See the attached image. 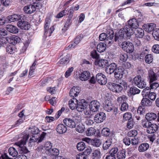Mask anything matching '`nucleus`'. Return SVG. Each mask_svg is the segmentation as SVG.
<instances>
[{
	"label": "nucleus",
	"mask_w": 159,
	"mask_h": 159,
	"mask_svg": "<svg viewBox=\"0 0 159 159\" xmlns=\"http://www.w3.org/2000/svg\"><path fill=\"white\" fill-rule=\"evenodd\" d=\"M127 23V25L120 30L118 33L115 34V41L123 39H129L134 33V29L138 28L139 26L138 21L135 18L129 20Z\"/></svg>",
	"instance_id": "f257e3e1"
},
{
	"label": "nucleus",
	"mask_w": 159,
	"mask_h": 159,
	"mask_svg": "<svg viewBox=\"0 0 159 159\" xmlns=\"http://www.w3.org/2000/svg\"><path fill=\"white\" fill-rule=\"evenodd\" d=\"M23 135V139L20 141L15 143V144L19 147L18 150L20 153H27L29 151L27 148L24 145L25 144L26 142L29 138V135L28 134H25Z\"/></svg>",
	"instance_id": "f03ea898"
},
{
	"label": "nucleus",
	"mask_w": 159,
	"mask_h": 159,
	"mask_svg": "<svg viewBox=\"0 0 159 159\" xmlns=\"http://www.w3.org/2000/svg\"><path fill=\"white\" fill-rule=\"evenodd\" d=\"M76 109L80 112L84 111V114L87 116L90 113L88 103L84 99H82L78 102Z\"/></svg>",
	"instance_id": "7ed1b4c3"
},
{
	"label": "nucleus",
	"mask_w": 159,
	"mask_h": 159,
	"mask_svg": "<svg viewBox=\"0 0 159 159\" xmlns=\"http://www.w3.org/2000/svg\"><path fill=\"white\" fill-rule=\"evenodd\" d=\"M100 106V104L99 102L96 100L92 101L90 103L88 107L90 113L88 114V116L92 115L93 112L98 111Z\"/></svg>",
	"instance_id": "20e7f679"
},
{
	"label": "nucleus",
	"mask_w": 159,
	"mask_h": 159,
	"mask_svg": "<svg viewBox=\"0 0 159 159\" xmlns=\"http://www.w3.org/2000/svg\"><path fill=\"white\" fill-rule=\"evenodd\" d=\"M20 39L17 36L13 35L7 37L6 38H3L1 41L3 43H6V41L9 43H10L11 45H14L17 43L19 41Z\"/></svg>",
	"instance_id": "39448f33"
},
{
	"label": "nucleus",
	"mask_w": 159,
	"mask_h": 159,
	"mask_svg": "<svg viewBox=\"0 0 159 159\" xmlns=\"http://www.w3.org/2000/svg\"><path fill=\"white\" fill-rule=\"evenodd\" d=\"M108 88L111 90L115 93H120L122 90V88L119 84L109 82L107 84Z\"/></svg>",
	"instance_id": "423d86ee"
},
{
	"label": "nucleus",
	"mask_w": 159,
	"mask_h": 159,
	"mask_svg": "<svg viewBox=\"0 0 159 159\" xmlns=\"http://www.w3.org/2000/svg\"><path fill=\"white\" fill-rule=\"evenodd\" d=\"M122 48L124 51L129 53H132L134 50L133 44L129 42H124L121 44Z\"/></svg>",
	"instance_id": "0eeeda50"
},
{
	"label": "nucleus",
	"mask_w": 159,
	"mask_h": 159,
	"mask_svg": "<svg viewBox=\"0 0 159 159\" xmlns=\"http://www.w3.org/2000/svg\"><path fill=\"white\" fill-rule=\"evenodd\" d=\"M49 22L48 20H46L44 26V33L43 36L47 37L48 36H50L51 34L54 30L53 26H51L49 29Z\"/></svg>",
	"instance_id": "6e6552de"
},
{
	"label": "nucleus",
	"mask_w": 159,
	"mask_h": 159,
	"mask_svg": "<svg viewBox=\"0 0 159 159\" xmlns=\"http://www.w3.org/2000/svg\"><path fill=\"white\" fill-rule=\"evenodd\" d=\"M38 7L37 4H30L25 7L24 8V11L26 13L31 14L35 12L37 7Z\"/></svg>",
	"instance_id": "1a4fd4ad"
},
{
	"label": "nucleus",
	"mask_w": 159,
	"mask_h": 159,
	"mask_svg": "<svg viewBox=\"0 0 159 159\" xmlns=\"http://www.w3.org/2000/svg\"><path fill=\"white\" fill-rule=\"evenodd\" d=\"M106 34L105 33H102L99 36V39L101 41L106 40L107 39H109V40L112 39L114 37V34L113 31L111 30L109 32H107Z\"/></svg>",
	"instance_id": "9d476101"
},
{
	"label": "nucleus",
	"mask_w": 159,
	"mask_h": 159,
	"mask_svg": "<svg viewBox=\"0 0 159 159\" xmlns=\"http://www.w3.org/2000/svg\"><path fill=\"white\" fill-rule=\"evenodd\" d=\"M125 71L124 68L122 66L118 67L114 72V76L116 79L122 78Z\"/></svg>",
	"instance_id": "9b49d317"
},
{
	"label": "nucleus",
	"mask_w": 159,
	"mask_h": 159,
	"mask_svg": "<svg viewBox=\"0 0 159 159\" xmlns=\"http://www.w3.org/2000/svg\"><path fill=\"white\" fill-rule=\"evenodd\" d=\"M105 113L103 112H100L97 114L94 117V120L97 123L102 122L106 119Z\"/></svg>",
	"instance_id": "f8f14e48"
},
{
	"label": "nucleus",
	"mask_w": 159,
	"mask_h": 159,
	"mask_svg": "<svg viewBox=\"0 0 159 159\" xmlns=\"http://www.w3.org/2000/svg\"><path fill=\"white\" fill-rule=\"evenodd\" d=\"M96 78L98 82L101 85H105L107 83V79L104 75L101 73L98 74Z\"/></svg>",
	"instance_id": "ddd939ff"
},
{
	"label": "nucleus",
	"mask_w": 159,
	"mask_h": 159,
	"mask_svg": "<svg viewBox=\"0 0 159 159\" xmlns=\"http://www.w3.org/2000/svg\"><path fill=\"white\" fill-rule=\"evenodd\" d=\"M17 25L19 28L23 30H28L30 28V25L29 22L22 20L18 22Z\"/></svg>",
	"instance_id": "4468645a"
},
{
	"label": "nucleus",
	"mask_w": 159,
	"mask_h": 159,
	"mask_svg": "<svg viewBox=\"0 0 159 159\" xmlns=\"http://www.w3.org/2000/svg\"><path fill=\"white\" fill-rule=\"evenodd\" d=\"M63 122L64 124L67 126L69 128H73L75 127V123L73 119H71L70 118H65L63 120Z\"/></svg>",
	"instance_id": "2eb2a0df"
},
{
	"label": "nucleus",
	"mask_w": 159,
	"mask_h": 159,
	"mask_svg": "<svg viewBox=\"0 0 159 159\" xmlns=\"http://www.w3.org/2000/svg\"><path fill=\"white\" fill-rule=\"evenodd\" d=\"M80 90L79 86H74L70 89V96L73 98L76 97L80 93Z\"/></svg>",
	"instance_id": "dca6fc26"
},
{
	"label": "nucleus",
	"mask_w": 159,
	"mask_h": 159,
	"mask_svg": "<svg viewBox=\"0 0 159 159\" xmlns=\"http://www.w3.org/2000/svg\"><path fill=\"white\" fill-rule=\"evenodd\" d=\"M156 27V25L154 23L148 24L143 25V28L146 31L150 32L153 31Z\"/></svg>",
	"instance_id": "f3484780"
},
{
	"label": "nucleus",
	"mask_w": 159,
	"mask_h": 159,
	"mask_svg": "<svg viewBox=\"0 0 159 159\" xmlns=\"http://www.w3.org/2000/svg\"><path fill=\"white\" fill-rule=\"evenodd\" d=\"M116 65L113 63L111 64L106 68V71L109 74H111L115 71L116 68Z\"/></svg>",
	"instance_id": "a211bd4d"
},
{
	"label": "nucleus",
	"mask_w": 159,
	"mask_h": 159,
	"mask_svg": "<svg viewBox=\"0 0 159 159\" xmlns=\"http://www.w3.org/2000/svg\"><path fill=\"white\" fill-rule=\"evenodd\" d=\"M157 77L156 74L151 69L148 70V78L150 83H152L157 80Z\"/></svg>",
	"instance_id": "6ab92c4d"
},
{
	"label": "nucleus",
	"mask_w": 159,
	"mask_h": 159,
	"mask_svg": "<svg viewBox=\"0 0 159 159\" xmlns=\"http://www.w3.org/2000/svg\"><path fill=\"white\" fill-rule=\"evenodd\" d=\"M22 17V16L20 15L14 14L8 16L7 19L11 22L18 21L20 20Z\"/></svg>",
	"instance_id": "aec40b11"
},
{
	"label": "nucleus",
	"mask_w": 159,
	"mask_h": 159,
	"mask_svg": "<svg viewBox=\"0 0 159 159\" xmlns=\"http://www.w3.org/2000/svg\"><path fill=\"white\" fill-rule=\"evenodd\" d=\"M78 101L76 98H73L70 99L69 102V105L70 108L72 110L76 109L78 103Z\"/></svg>",
	"instance_id": "412c9836"
},
{
	"label": "nucleus",
	"mask_w": 159,
	"mask_h": 159,
	"mask_svg": "<svg viewBox=\"0 0 159 159\" xmlns=\"http://www.w3.org/2000/svg\"><path fill=\"white\" fill-rule=\"evenodd\" d=\"M70 57V54H67L64 58L60 59L58 63V65L61 66L67 64L69 63Z\"/></svg>",
	"instance_id": "4be33fe9"
},
{
	"label": "nucleus",
	"mask_w": 159,
	"mask_h": 159,
	"mask_svg": "<svg viewBox=\"0 0 159 159\" xmlns=\"http://www.w3.org/2000/svg\"><path fill=\"white\" fill-rule=\"evenodd\" d=\"M158 126L155 124L151 123L148 129H147V132L148 134H154L158 129Z\"/></svg>",
	"instance_id": "5701e85b"
},
{
	"label": "nucleus",
	"mask_w": 159,
	"mask_h": 159,
	"mask_svg": "<svg viewBox=\"0 0 159 159\" xmlns=\"http://www.w3.org/2000/svg\"><path fill=\"white\" fill-rule=\"evenodd\" d=\"M90 76L89 72L85 71L81 73L79 76V78L80 80L82 81H85L87 80L89 78Z\"/></svg>",
	"instance_id": "b1692460"
},
{
	"label": "nucleus",
	"mask_w": 159,
	"mask_h": 159,
	"mask_svg": "<svg viewBox=\"0 0 159 159\" xmlns=\"http://www.w3.org/2000/svg\"><path fill=\"white\" fill-rule=\"evenodd\" d=\"M56 130L59 134H62L66 132L67 131V128L65 125L61 124L57 126Z\"/></svg>",
	"instance_id": "393cba45"
},
{
	"label": "nucleus",
	"mask_w": 159,
	"mask_h": 159,
	"mask_svg": "<svg viewBox=\"0 0 159 159\" xmlns=\"http://www.w3.org/2000/svg\"><path fill=\"white\" fill-rule=\"evenodd\" d=\"M134 34L137 38H142L144 35V31L142 28H138L135 30Z\"/></svg>",
	"instance_id": "a878e982"
},
{
	"label": "nucleus",
	"mask_w": 159,
	"mask_h": 159,
	"mask_svg": "<svg viewBox=\"0 0 159 159\" xmlns=\"http://www.w3.org/2000/svg\"><path fill=\"white\" fill-rule=\"evenodd\" d=\"M101 152L99 149L94 150L92 153V159H99L101 157Z\"/></svg>",
	"instance_id": "bb28decb"
},
{
	"label": "nucleus",
	"mask_w": 159,
	"mask_h": 159,
	"mask_svg": "<svg viewBox=\"0 0 159 159\" xmlns=\"http://www.w3.org/2000/svg\"><path fill=\"white\" fill-rule=\"evenodd\" d=\"M6 29L8 31L13 34H16L18 32V28L16 26L12 25H7Z\"/></svg>",
	"instance_id": "cd10ccee"
},
{
	"label": "nucleus",
	"mask_w": 159,
	"mask_h": 159,
	"mask_svg": "<svg viewBox=\"0 0 159 159\" xmlns=\"http://www.w3.org/2000/svg\"><path fill=\"white\" fill-rule=\"evenodd\" d=\"M146 119L148 121L154 120L157 118V114L153 112L148 113L145 115Z\"/></svg>",
	"instance_id": "c85d7f7f"
},
{
	"label": "nucleus",
	"mask_w": 159,
	"mask_h": 159,
	"mask_svg": "<svg viewBox=\"0 0 159 159\" xmlns=\"http://www.w3.org/2000/svg\"><path fill=\"white\" fill-rule=\"evenodd\" d=\"M141 105L143 106H150L152 105V102L148 98H143L141 102Z\"/></svg>",
	"instance_id": "c756f323"
},
{
	"label": "nucleus",
	"mask_w": 159,
	"mask_h": 159,
	"mask_svg": "<svg viewBox=\"0 0 159 159\" xmlns=\"http://www.w3.org/2000/svg\"><path fill=\"white\" fill-rule=\"evenodd\" d=\"M113 107V105L112 104L111 102L109 101H106L105 104L103 105V108L104 110L107 112H110L112 110V108Z\"/></svg>",
	"instance_id": "7c9ffc66"
},
{
	"label": "nucleus",
	"mask_w": 159,
	"mask_h": 159,
	"mask_svg": "<svg viewBox=\"0 0 159 159\" xmlns=\"http://www.w3.org/2000/svg\"><path fill=\"white\" fill-rule=\"evenodd\" d=\"M149 144L147 143L141 144L139 147V151L140 152H143L147 150L149 148Z\"/></svg>",
	"instance_id": "2f4dec72"
},
{
	"label": "nucleus",
	"mask_w": 159,
	"mask_h": 159,
	"mask_svg": "<svg viewBox=\"0 0 159 159\" xmlns=\"http://www.w3.org/2000/svg\"><path fill=\"white\" fill-rule=\"evenodd\" d=\"M125 156V151L124 150H119L116 154V157L118 159H124Z\"/></svg>",
	"instance_id": "473e14b6"
},
{
	"label": "nucleus",
	"mask_w": 159,
	"mask_h": 159,
	"mask_svg": "<svg viewBox=\"0 0 159 159\" xmlns=\"http://www.w3.org/2000/svg\"><path fill=\"white\" fill-rule=\"evenodd\" d=\"M106 48V44H105L104 43H101L98 45L97 49L99 52H102L105 50Z\"/></svg>",
	"instance_id": "72a5a7b5"
},
{
	"label": "nucleus",
	"mask_w": 159,
	"mask_h": 159,
	"mask_svg": "<svg viewBox=\"0 0 159 159\" xmlns=\"http://www.w3.org/2000/svg\"><path fill=\"white\" fill-rule=\"evenodd\" d=\"M8 152L9 154L13 157H16L18 154L17 151L14 147H10L8 149Z\"/></svg>",
	"instance_id": "f704fd0d"
},
{
	"label": "nucleus",
	"mask_w": 159,
	"mask_h": 159,
	"mask_svg": "<svg viewBox=\"0 0 159 159\" xmlns=\"http://www.w3.org/2000/svg\"><path fill=\"white\" fill-rule=\"evenodd\" d=\"M6 52L10 54H12L15 52V46L14 45H10L7 46L6 48Z\"/></svg>",
	"instance_id": "c9c22d12"
},
{
	"label": "nucleus",
	"mask_w": 159,
	"mask_h": 159,
	"mask_svg": "<svg viewBox=\"0 0 159 159\" xmlns=\"http://www.w3.org/2000/svg\"><path fill=\"white\" fill-rule=\"evenodd\" d=\"M140 92V90L136 87L132 86L129 89L130 93L133 95L139 93Z\"/></svg>",
	"instance_id": "e433bc0d"
},
{
	"label": "nucleus",
	"mask_w": 159,
	"mask_h": 159,
	"mask_svg": "<svg viewBox=\"0 0 159 159\" xmlns=\"http://www.w3.org/2000/svg\"><path fill=\"white\" fill-rule=\"evenodd\" d=\"M91 143L93 146L98 147L101 145V142L99 139L95 138L91 140Z\"/></svg>",
	"instance_id": "4c0bfd02"
},
{
	"label": "nucleus",
	"mask_w": 159,
	"mask_h": 159,
	"mask_svg": "<svg viewBox=\"0 0 159 159\" xmlns=\"http://www.w3.org/2000/svg\"><path fill=\"white\" fill-rule=\"evenodd\" d=\"M112 142L110 139L107 140L104 143L102 147L104 150L108 149L111 144Z\"/></svg>",
	"instance_id": "58836bf2"
},
{
	"label": "nucleus",
	"mask_w": 159,
	"mask_h": 159,
	"mask_svg": "<svg viewBox=\"0 0 159 159\" xmlns=\"http://www.w3.org/2000/svg\"><path fill=\"white\" fill-rule=\"evenodd\" d=\"M152 35L155 40L159 41V29H155L153 31Z\"/></svg>",
	"instance_id": "ea45409f"
},
{
	"label": "nucleus",
	"mask_w": 159,
	"mask_h": 159,
	"mask_svg": "<svg viewBox=\"0 0 159 159\" xmlns=\"http://www.w3.org/2000/svg\"><path fill=\"white\" fill-rule=\"evenodd\" d=\"M96 130L93 127H90L86 131L87 135L88 136L93 135L95 133Z\"/></svg>",
	"instance_id": "a19ab883"
},
{
	"label": "nucleus",
	"mask_w": 159,
	"mask_h": 159,
	"mask_svg": "<svg viewBox=\"0 0 159 159\" xmlns=\"http://www.w3.org/2000/svg\"><path fill=\"white\" fill-rule=\"evenodd\" d=\"M151 88L150 87H147L144 89L142 91V95L143 97H147L149 94L151 92Z\"/></svg>",
	"instance_id": "79ce46f5"
},
{
	"label": "nucleus",
	"mask_w": 159,
	"mask_h": 159,
	"mask_svg": "<svg viewBox=\"0 0 159 159\" xmlns=\"http://www.w3.org/2000/svg\"><path fill=\"white\" fill-rule=\"evenodd\" d=\"M28 129L30 130L29 132L32 134H38L39 132V129L36 127H34L31 128L30 127Z\"/></svg>",
	"instance_id": "37998d69"
},
{
	"label": "nucleus",
	"mask_w": 159,
	"mask_h": 159,
	"mask_svg": "<svg viewBox=\"0 0 159 159\" xmlns=\"http://www.w3.org/2000/svg\"><path fill=\"white\" fill-rule=\"evenodd\" d=\"M77 148L79 151L83 150L85 148V143L83 142L79 143L77 145Z\"/></svg>",
	"instance_id": "c03bdc74"
},
{
	"label": "nucleus",
	"mask_w": 159,
	"mask_h": 159,
	"mask_svg": "<svg viewBox=\"0 0 159 159\" xmlns=\"http://www.w3.org/2000/svg\"><path fill=\"white\" fill-rule=\"evenodd\" d=\"M108 63V61L106 60L101 59L98 61V65L100 67H104L107 66Z\"/></svg>",
	"instance_id": "a18cd8bd"
},
{
	"label": "nucleus",
	"mask_w": 159,
	"mask_h": 159,
	"mask_svg": "<svg viewBox=\"0 0 159 159\" xmlns=\"http://www.w3.org/2000/svg\"><path fill=\"white\" fill-rule=\"evenodd\" d=\"M141 79V76L140 75H137L133 78L132 82L133 84L136 86L137 84L140 82Z\"/></svg>",
	"instance_id": "49530a36"
},
{
	"label": "nucleus",
	"mask_w": 159,
	"mask_h": 159,
	"mask_svg": "<svg viewBox=\"0 0 159 159\" xmlns=\"http://www.w3.org/2000/svg\"><path fill=\"white\" fill-rule=\"evenodd\" d=\"M153 56L151 54H147L145 57V62L148 63H151L153 61Z\"/></svg>",
	"instance_id": "de8ad7c7"
},
{
	"label": "nucleus",
	"mask_w": 159,
	"mask_h": 159,
	"mask_svg": "<svg viewBox=\"0 0 159 159\" xmlns=\"http://www.w3.org/2000/svg\"><path fill=\"white\" fill-rule=\"evenodd\" d=\"M128 56L126 53H123L120 55L119 59L121 62H125L127 61Z\"/></svg>",
	"instance_id": "09e8293b"
},
{
	"label": "nucleus",
	"mask_w": 159,
	"mask_h": 159,
	"mask_svg": "<svg viewBox=\"0 0 159 159\" xmlns=\"http://www.w3.org/2000/svg\"><path fill=\"white\" fill-rule=\"evenodd\" d=\"M102 133L103 135L106 136H108L111 134L110 129L107 128L103 129L102 131Z\"/></svg>",
	"instance_id": "8fccbe9b"
},
{
	"label": "nucleus",
	"mask_w": 159,
	"mask_h": 159,
	"mask_svg": "<svg viewBox=\"0 0 159 159\" xmlns=\"http://www.w3.org/2000/svg\"><path fill=\"white\" fill-rule=\"evenodd\" d=\"M129 109V105L126 102H123L121 105L120 110L121 111H127Z\"/></svg>",
	"instance_id": "3c124183"
},
{
	"label": "nucleus",
	"mask_w": 159,
	"mask_h": 159,
	"mask_svg": "<svg viewBox=\"0 0 159 159\" xmlns=\"http://www.w3.org/2000/svg\"><path fill=\"white\" fill-rule=\"evenodd\" d=\"M136 86L141 89L145 88L146 86V82L143 79H142L140 82L137 84Z\"/></svg>",
	"instance_id": "603ef678"
},
{
	"label": "nucleus",
	"mask_w": 159,
	"mask_h": 159,
	"mask_svg": "<svg viewBox=\"0 0 159 159\" xmlns=\"http://www.w3.org/2000/svg\"><path fill=\"white\" fill-rule=\"evenodd\" d=\"M48 152L53 156H57L59 154V150L56 148L51 149Z\"/></svg>",
	"instance_id": "864d4df0"
},
{
	"label": "nucleus",
	"mask_w": 159,
	"mask_h": 159,
	"mask_svg": "<svg viewBox=\"0 0 159 159\" xmlns=\"http://www.w3.org/2000/svg\"><path fill=\"white\" fill-rule=\"evenodd\" d=\"M25 119L24 118H20L19 120H17L15 124L14 125H12V128H14L16 127H17L22 123Z\"/></svg>",
	"instance_id": "5fc2aeb1"
},
{
	"label": "nucleus",
	"mask_w": 159,
	"mask_h": 159,
	"mask_svg": "<svg viewBox=\"0 0 159 159\" xmlns=\"http://www.w3.org/2000/svg\"><path fill=\"white\" fill-rule=\"evenodd\" d=\"M128 98L125 95H122L121 96L118 97L117 99V101L119 103L125 102L127 99Z\"/></svg>",
	"instance_id": "6e6d98bb"
},
{
	"label": "nucleus",
	"mask_w": 159,
	"mask_h": 159,
	"mask_svg": "<svg viewBox=\"0 0 159 159\" xmlns=\"http://www.w3.org/2000/svg\"><path fill=\"white\" fill-rule=\"evenodd\" d=\"M84 127L82 124H79L77 126L76 130L79 133H83L84 130Z\"/></svg>",
	"instance_id": "4d7b16f0"
},
{
	"label": "nucleus",
	"mask_w": 159,
	"mask_h": 159,
	"mask_svg": "<svg viewBox=\"0 0 159 159\" xmlns=\"http://www.w3.org/2000/svg\"><path fill=\"white\" fill-rule=\"evenodd\" d=\"M52 144L50 142H47L44 144V147L46 150L48 152L51 149Z\"/></svg>",
	"instance_id": "13d9d810"
},
{
	"label": "nucleus",
	"mask_w": 159,
	"mask_h": 159,
	"mask_svg": "<svg viewBox=\"0 0 159 159\" xmlns=\"http://www.w3.org/2000/svg\"><path fill=\"white\" fill-rule=\"evenodd\" d=\"M131 117V114L129 112L125 113L124 114L123 116V119L125 120H129Z\"/></svg>",
	"instance_id": "bf43d9fd"
},
{
	"label": "nucleus",
	"mask_w": 159,
	"mask_h": 159,
	"mask_svg": "<svg viewBox=\"0 0 159 159\" xmlns=\"http://www.w3.org/2000/svg\"><path fill=\"white\" fill-rule=\"evenodd\" d=\"M118 151L119 150L117 148H113L110 150L109 152L110 154L116 157V154L117 153Z\"/></svg>",
	"instance_id": "052dcab7"
},
{
	"label": "nucleus",
	"mask_w": 159,
	"mask_h": 159,
	"mask_svg": "<svg viewBox=\"0 0 159 159\" xmlns=\"http://www.w3.org/2000/svg\"><path fill=\"white\" fill-rule=\"evenodd\" d=\"M73 69L74 68L73 67H71L68 68L65 74V75L66 78H68L71 75Z\"/></svg>",
	"instance_id": "680f3d73"
},
{
	"label": "nucleus",
	"mask_w": 159,
	"mask_h": 159,
	"mask_svg": "<svg viewBox=\"0 0 159 159\" xmlns=\"http://www.w3.org/2000/svg\"><path fill=\"white\" fill-rule=\"evenodd\" d=\"M145 109L144 106H140L139 107L138 110L137 112L140 115L143 114L145 112Z\"/></svg>",
	"instance_id": "e2e57ef3"
},
{
	"label": "nucleus",
	"mask_w": 159,
	"mask_h": 159,
	"mask_svg": "<svg viewBox=\"0 0 159 159\" xmlns=\"http://www.w3.org/2000/svg\"><path fill=\"white\" fill-rule=\"evenodd\" d=\"M152 52L156 54H159V45L155 44L152 48Z\"/></svg>",
	"instance_id": "0e129e2a"
},
{
	"label": "nucleus",
	"mask_w": 159,
	"mask_h": 159,
	"mask_svg": "<svg viewBox=\"0 0 159 159\" xmlns=\"http://www.w3.org/2000/svg\"><path fill=\"white\" fill-rule=\"evenodd\" d=\"M136 17L138 22L142 21L143 20V17L141 13L138 11L136 14Z\"/></svg>",
	"instance_id": "69168bd1"
},
{
	"label": "nucleus",
	"mask_w": 159,
	"mask_h": 159,
	"mask_svg": "<svg viewBox=\"0 0 159 159\" xmlns=\"http://www.w3.org/2000/svg\"><path fill=\"white\" fill-rule=\"evenodd\" d=\"M83 35L82 34H80L77 36L75 40L74 43L76 45L78 44L83 38Z\"/></svg>",
	"instance_id": "338daca9"
},
{
	"label": "nucleus",
	"mask_w": 159,
	"mask_h": 159,
	"mask_svg": "<svg viewBox=\"0 0 159 159\" xmlns=\"http://www.w3.org/2000/svg\"><path fill=\"white\" fill-rule=\"evenodd\" d=\"M147 97L151 100L154 101L156 98V95L154 92H150Z\"/></svg>",
	"instance_id": "774afa93"
}]
</instances>
